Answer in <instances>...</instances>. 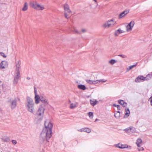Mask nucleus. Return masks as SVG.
Wrapping results in <instances>:
<instances>
[{
    "label": "nucleus",
    "mask_w": 152,
    "mask_h": 152,
    "mask_svg": "<svg viewBox=\"0 0 152 152\" xmlns=\"http://www.w3.org/2000/svg\"><path fill=\"white\" fill-rule=\"evenodd\" d=\"M132 130H133L134 131L135 130L134 128L132 127H130L124 129V131L128 133L129 134H131V132Z\"/></svg>",
    "instance_id": "nucleus-14"
},
{
    "label": "nucleus",
    "mask_w": 152,
    "mask_h": 152,
    "mask_svg": "<svg viewBox=\"0 0 152 152\" xmlns=\"http://www.w3.org/2000/svg\"><path fill=\"white\" fill-rule=\"evenodd\" d=\"M118 102L123 107H125L127 105L126 103L123 100H118Z\"/></svg>",
    "instance_id": "nucleus-18"
},
{
    "label": "nucleus",
    "mask_w": 152,
    "mask_h": 152,
    "mask_svg": "<svg viewBox=\"0 0 152 152\" xmlns=\"http://www.w3.org/2000/svg\"><path fill=\"white\" fill-rule=\"evenodd\" d=\"M98 101L96 100H90V104L92 105L93 106H94V105H96L97 104V103H98Z\"/></svg>",
    "instance_id": "nucleus-21"
},
{
    "label": "nucleus",
    "mask_w": 152,
    "mask_h": 152,
    "mask_svg": "<svg viewBox=\"0 0 152 152\" xmlns=\"http://www.w3.org/2000/svg\"><path fill=\"white\" fill-rule=\"evenodd\" d=\"M95 2H97V1H96V0H93Z\"/></svg>",
    "instance_id": "nucleus-47"
},
{
    "label": "nucleus",
    "mask_w": 152,
    "mask_h": 152,
    "mask_svg": "<svg viewBox=\"0 0 152 152\" xmlns=\"http://www.w3.org/2000/svg\"><path fill=\"white\" fill-rule=\"evenodd\" d=\"M142 80V76H138L136 78L135 80V82L137 83L141 82Z\"/></svg>",
    "instance_id": "nucleus-20"
},
{
    "label": "nucleus",
    "mask_w": 152,
    "mask_h": 152,
    "mask_svg": "<svg viewBox=\"0 0 152 152\" xmlns=\"http://www.w3.org/2000/svg\"><path fill=\"white\" fill-rule=\"evenodd\" d=\"M125 110H126V111H127V112H130L129 109L128 108L126 107L125 108Z\"/></svg>",
    "instance_id": "nucleus-40"
},
{
    "label": "nucleus",
    "mask_w": 152,
    "mask_h": 152,
    "mask_svg": "<svg viewBox=\"0 0 152 152\" xmlns=\"http://www.w3.org/2000/svg\"><path fill=\"white\" fill-rule=\"evenodd\" d=\"M118 56L123 58H126L127 57L126 56L124 55H119Z\"/></svg>",
    "instance_id": "nucleus-36"
},
{
    "label": "nucleus",
    "mask_w": 152,
    "mask_h": 152,
    "mask_svg": "<svg viewBox=\"0 0 152 152\" xmlns=\"http://www.w3.org/2000/svg\"><path fill=\"white\" fill-rule=\"evenodd\" d=\"M84 132H87L88 133H89L91 132V130L88 128H84L83 129Z\"/></svg>",
    "instance_id": "nucleus-28"
},
{
    "label": "nucleus",
    "mask_w": 152,
    "mask_h": 152,
    "mask_svg": "<svg viewBox=\"0 0 152 152\" xmlns=\"http://www.w3.org/2000/svg\"><path fill=\"white\" fill-rule=\"evenodd\" d=\"M8 63L7 61H3L1 63V68L2 69H4L7 67Z\"/></svg>",
    "instance_id": "nucleus-13"
},
{
    "label": "nucleus",
    "mask_w": 152,
    "mask_h": 152,
    "mask_svg": "<svg viewBox=\"0 0 152 152\" xmlns=\"http://www.w3.org/2000/svg\"><path fill=\"white\" fill-rule=\"evenodd\" d=\"M16 69V72H20L19 69L20 67L21 62L20 61H18L15 62Z\"/></svg>",
    "instance_id": "nucleus-12"
},
{
    "label": "nucleus",
    "mask_w": 152,
    "mask_h": 152,
    "mask_svg": "<svg viewBox=\"0 0 152 152\" xmlns=\"http://www.w3.org/2000/svg\"><path fill=\"white\" fill-rule=\"evenodd\" d=\"M95 84L100 82H105L106 81V80H104V79H100L95 80Z\"/></svg>",
    "instance_id": "nucleus-26"
},
{
    "label": "nucleus",
    "mask_w": 152,
    "mask_h": 152,
    "mask_svg": "<svg viewBox=\"0 0 152 152\" xmlns=\"http://www.w3.org/2000/svg\"><path fill=\"white\" fill-rule=\"evenodd\" d=\"M1 140L2 141L4 142H8L10 140V138L7 137H4L2 138Z\"/></svg>",
    "instance_id": "nucleus-23"
},
{
    "label": "nucleus",
    "mask_w": 152,
    "mask_h": 152,
    "mask_svg": "<svg viewBox=\"0 0 152 152\" xmlns=\"http://www.w3.org/2000/svg\"><path fill=\"white\" fill-rule=\"evenodd\" d=\"M34 99L35 100V103L36 104H38L40 101L41 96L40 97L39 95H36L35 96Z\"/></svg>",
    "instance_id": "nucleus-16"
},
{
    "label": "nucleus",
    "mask_w": 152,
    "mask_h": 152,
    "mask_svg": "<svg viewBox=\"0 0 152 152\" xmlns=\"http://www.w3.org/2000/svg\"><path fill=\"white\" fill-rule=\"evenodd\" d=\"M116 22L113 19L108 20L107 23H105L103 25V27L105 28H108L111 26H113L115 24H116Z\"/></svg>",
    "instance_id": "nucleus-6"
},
{
    "label": "nucleus",
    "mask_w": 152,
    "mask_h": 152,
    "mask_svg": "<svg viewBox=\"0 0 152 152\" xmlns=\"http://www.w3.org/2000/svg\"><path fill=\"white\" fill-rule=\"evenodd\" d=\"M34 93L35 94V96L36 95H38L37 94V89L35 87H34Z\"/></svg>",
    "instance_id": "nucleus-35"
},
{
    "label": "nucleus",
    "mask_w": 152,
    "mask_h": 152,
    "mask_svg": "<svg viewBox=\"0 0 152 152\" xmlns=\"http://www.w3.org/2000/svg\"><path fill=\"white\" fill-rule=\"evenodd\" d=\"M142 142V140L140 139H138L136 141V144L137 147L139 148L140 147V144H141Z\"/></svg>",
    "instance_id": "nucleus-22"
},
{
    "label": "nucleus",
    "mask_w": 152,
    "mask_h": 152,
    "mask_svg": "<svg viewBox=\"0 0 152 152\" xmlns=\"http://www.w3.org/2000/svg\"><path fill=\"white\" fill-rule=\"evenodd\" d=\"M151 105H152V99H151Z\"/></svg>",
    "instance_id": "nucleus-46"
},
{
    "label": "nucleus",
    "mask_w": 152,
    "mask_h": 152,
    "mask_svg": "<svg viewBox=\"0 0 152 152\" xmlns=\"http://www.w3.org/2000/svg\"><path fill=\"white\" fill-rule=\"evenodd\" d=\"M88 115L90 118H92L93 116V113L92 112H90L88 113Z\"/></svg>",
    "instance_id": "nucleus-33"
},
{
    "label": "nucleus",
    "mask_w": 152,
    "mask_h": 152,
    "mask_svg": "<svg viewBox=\"0 0 152 152\" xmlns=\"http://www.w3.org/2000/svg\"><path fill=\"white\" fill-rule=\"evenodd\" d=\"M20 76V72H16L15 75L14 77V79L13 80V83L15 84H16L18 81L19 78Z\"/></svg>",
    "instance_id": "nucleus-9"
},
{
    "label": "nucleus",
    "mask_w": 152,
    "mask_h": 152,
    "mask_svg": "<svg viewBox=\"0 0 152 152\" xmlns=\"http://www.w3.org/2000/svg\"><path fill=\"white\" fill-rule=\"evenodd\" d=\"M73 31H74V33L77 34H80L82 32L85 33L86 31V30L85 29H82L81 30V31L80 32L79 31L77 30L75 28H73Z\"/></svg>",
    "instance_id": "nucleus-15"
},
{
    "label": "nucleus",
    "mask_w": 152,
    "mask_h": 152,
    "mask_svg": "<svg viewBox=\"0 0 152 152\" xmlns=\"http://www.w3.org/2000/svg\"><path fill=\"white\" fill-rule=\"evenodd\" d=\"M27 79L28 80H30V77H27Z\"/></svg>",
    "instance_id": "nucleus-44"
},
{
    "label": "nucleus",
    "mask_w": 152,
    "mask_h": 152,
    "mask_svg": "<svg viewBox=\"0 0 152 152\" xmlns=\"http://www.w3.org/2000/svg\"><path fill=\"white\" fill-rule=\"evenodd\" d=\"M97 120H98L97 119H96L95 120V121H97Z\"/></svg>",
    "instance_id": "nucleus-48"
},
{
    "label": "nucleus",
    "mask_w": 152,
    "mask_h": 152,
    "mask_svg": "<svg viewBox=\"0 0 152 152\" xmlns=\"http://www.w3.org/2000/svg\"><path fill=\"white\" fill-rule=\"evenodd\" d=\"M136 66V64L134 65H133L130 66L128 67L127 69L128 71H129L130 70L132 69V68L135 67Z\"/></svg>",
    "instance_id": "nucleus-31"
},
{
    "label": "nucleus",
    "mask_w": 152,
    "mask_h": 152,
    "mask_svg": "<svg viewBox=\"0 0 152 152\" xmlns=\"http://www.w3.org/2000/svg\"><path fill=\"white\" fill-rule=\"evenodd\" d=\"M84 129V128H83V129H80L79 130V131H80V132H82L83 131L84 132V130H83Z\"/></svg>",
    "instance_id": "nucleus-42"
},
{
    "label": "nucleus",
    "mask_w": 152,
    "mask_h": 152,
    "mask_svg": "<svg viewBox=\"0 0 152 152\" xmlns=\"http://www.w3.org/2000/svg\"><path fill=\"white\" fill-rule=\"evenodd\" d=\"M27 103L26 104V107L27 110L30 113H34L35 110L34 109V104L32 99L30 97L26 98Z\"/></svg>",
    "instance_id": "nucleus-3"
},
{
    "label": "nucleus",
    "mask_w": 152,
    "mask_h": 152,
    "mask_svg": "<svg viewBox=\"0 0 152 152\" xmlns=\"http://www.w3.org/2000/svg\"><path fill=\"white\" fill-rule=\"evenodd\" d=\"M86 82L89 84H95V80L93 81L91 80H86Z\"/></svg>",
    "instance_id": "nucleus-27"
},
{
    "label": "nucleus",
    "mask_w": 152,
    "mask_h": 152,
    "mask_svg": "<svg viewBox=\"0 0 152 152\" xmlns=\"http://www.w3.org/2000/svg\"><path fill=\"white\" fill-rule=\"evenodd\" d=\"M124 31L121 30V29H119L115 31V35L116 36H118V34H120L123 33Z\"/></svg>",
    "instance_id": "nucleus-17"
},
{
    "label": "nucleus",
    "mask_w": 152,
    "mask_h": 152,
    "mask_svg": "<svg viewBox=\"0 0 152 152\" xmlns=\"http://www.w3.org/2000/svg\"><path fill=\"white\" fill-rule=\"evenodd\" d=\"M40 101L42 102V104L40 105L35 115V120L38 122L42 121L45 110V107L48 104V100L45 96H41Z\"/></svg>",
    "instance_id": "nucleus-2"
},
{
    "label": "nucleus",
    "mask_w": 152,
    "mask_h": 152,
    "mask_svg": "<svg viewBox=\"0 0 152 152\" xmlns=\"http://www.w3.org/2000/svg\"><path fill=\"white\" fill-rule=\"evenodd\" d=\"M117 148H121L123 149L126 148H129V149H131V147L130 146L128 147V145L126 144H122L120 143H118L117 144H116L114 145Z\"/></svg>",
    "instance_id": "nucleus-8"
},
{
    "label": "nucleus",
    "mask_w": 152,
    "mask_h": 152,
    "mask_svg": "<svg viewBox=\"0 0 152 152\" xmlns=\"http://www.w3.org/2000/svg\"><path fill=\"white\" fill-rule=\"evenodd\" d=\"M78 88L82 90H85L86 88L85 86L83 85H78Z\"/></svg>",
    "instance_id": "nucleus-24"
},
{
    "label": "nucleus",
    "mask_w": 152,
    "mask_h": 152,
    "mask_svg": "<svg viewBox=\"0 0 152 152\" xmlns=\"http://www.w3.org/2000/svg\"><path fill=\"white\" fill-rule=\"evenodd\" d=\"M126 113L125 114V115L124 116H126V117H127L129 115L130 112H127V111H126Z\"/></svg>",
    "instance_id": "nucleus-38"
},
{
    "label": "nucleus",
    "mask_w": 152,
    "mask_h": 152,
    "mask_svg": "<svg viewBox=\"0 0 152 152\" xmlns=\"http://www.w3.org/2000/svg\"><path fill=\"white\" fill-rule=\"evenodd\" d=\"M12 142L13 144L15 145L17 143V141L16 140H12Z\"/></svg>",
    "instance_id": "nucleus-39"
},
{
    "label": "nucleus",
    "mask_w": 152,
    "mask_h": 152,
    "mask_svg": "<svg viewBox=\"0 0 152 152\" xmlns=\"http://www.w3.org/2000/svg\"><path fill=\"white\" fill-rule=\"evenodd\" d=\"M1 152H2L1 151Z\"/></svg>",
    "instance_id": "nucleus-49"
},
{
    "label": "nucleus",
    "mask_w": 152,
    "mask_h": 152,
    "mask_svg": "<svg viewBox=\"0 0 152 152\" xmlns=\"http://www.w3.org/2000/svg\"><path fill=\"white\" fill-rule=\"evenodd\" d=\"M0 55L4 58H6V56L4 53L3 52H0Z\"/></svg>",
    "instance_id": "nucleus-37"
},
{
    "label": "nucleus",
    "mask_w": 152,
    "mask_h": 152,
    "mask_svg": "<svg viewBox=\"0 0 152 152\" xmlns=\"http://www.w3.org/2000/svg\"><path fill=\"white\" fill-rule=\"evenodd\" d=\"M116 113H119H119H120V111H117L116 112Z\"/></svg>",
    "instance_id": "nucleus-45"
},
{
    "label": "nucleus",
    "mask_w": 152,
    "mask_h": 152,
    "mask_svg": "<svg viewBox=\"0 0 152 152\" xmlns=\"http://www.w3.org/2000/svg\"><path fill=\"white\" fill-rule=\"evenodd\" d=\"M120 113H115L114 114V116L116 118H118L120 117Z\"/></svg>",
    "instance_id": "nucleus-34"
},
{
    "label": "nucleus",
    "mask_w": 152,
    "mask_h": 152,
    "mask_svg": "<svg viewBox=\"0 0 152 152\" xmlns=\"http://www.w3.org/2000/svg\"><path fill=\"white\" fill-rule=\"evenodd\" d=\"M31 7L38 10H42L45 9L43 5H40L36 1H34L31 3Z\"/></svg>",
    "instance_id": "nucleus-5"
},
{
    "label": "nucleus",
    "mask_w": 152,
    "mask_h": 152,
    "mask_svg": "<svg viewBox=\"0 0 152 152\" xmlns=\"http://www.w3.org/2000/svg\"><path fill=\"white\" fill-rule=\"evenodd\" d=\"M28 8V4L26 2L24 3V6L22 8V10L23 11H26Z\"/></svg>",
    "instance_id": "nucleus-25"
},
{
    "label": "nucleus",
    "mask_w": 152,
    "mask_h": 152,
    "mask_svg": "<svg viewBox=\"0 0 152 152\" xmlns=\"http://www.w3.org/2000/svg\"><path fill=\"white\" fill-rule=\"evenodd\" d=\"M134 24V21H132L127 25L126 27L127 31H129L132 30V28Z\"/></svg>",
    "instance_id": "nucleus-10"
},
{
    "label": "nucleus",
    "mask_w": 152,
    "mask_h": 152,
    "mask_svg": "<svg viewBox=\"0 0 152 152\" xmlns=\"http://www.w3.org/2000/svg\"><path fill=\"white\" fill-rule=\"evenodd\" d=\"M117 61L114 59H112L109 61V63L113 65L116 63Z\"/></svg>",
    "instance_id": "nucleus-29"
},
{
    "label": "nucleus",
    "mask_w": 152,
    "mask_h": 152,
    "mask_svg": "<svg viewBox=\"0 0 152 152\" xmlns=\"http://www.w3.org/2000/svg\"><path fill=\"white\" fill-rule=\"evenodd\" d=\"M151 74H148L147 75L146 77H143V80H150L151 78Z\"/></svg>",
    "instance_id": "nucleus-19"
},
{
    "label": "nucleus",
    "mask_w": 152,
    "mask_h": 152,
    "mask_svg": "<svg viewBox=\"0 0 152 152\" xmlns=\"http://www.w3.org/2000/svg\"><path fill=\"white\" fill-rule=\"evenodd\" d=\"M135 131H134H134H133V130H132V131H131V134L132 133H133V132H135Z\"/></svg>",
    "instance_id": "nucleus-43"
},
{
    "label": "nucleus",
    "mask_w": 152,
    "mask_h": 152,
    "mask_svg": "<svg viewBox=\"0 0 152 152\" xmlns=\"http://www.w3.org/2000/svg\"><path fill=\"white\" fill-rule=\"evenodd\" d=\"M18 100H19L20 99L19 98L15 99L14 100H11L10 99L8 101V102L10 103V106L12 109H13L16 107Z\"/></svg>",
    "instance_id": "nucleus-7"
},
{
    "label": "nucleus",
    "mask_w": 152,
    "mask_h": 152,
    "mask_svg": "<svg viewBox=\"0 0 152 152\" xmlns=\"http://www.w3.org/2000/svg\"><path fill=\"white\" fill-rule=\"evenodd\" d=\"M138 150L139 151H141L142 150V147H141L140 148H138Z\"/></svg>",
    "instance_id": "nucleus-41"
},
{
    "label": "nucleus",
    "mask_w": 152,
    "mask_h": 152,
    "mask_svg": "<svg viewBox=\"0 0 152 152\" xmlns=\"http://www.w3.org/2000/svg\"><path fill=\"white\" fill-rule=\"evenodd\" d=\"M45 128L43 129L39 137V142L41 144L48 142L52 136V124L49 121H45Z\"/></svg>",
    "instance_id": "nucleus-1"
},
{
    "label": "nucleus",
    "mask_w": 152,
    "mask_h": 152,
    "mask_svg": "<svg viewBox=\"0 0 152 152\" xmlns=\"http://www.w3.org/2000/svg\"><path fill=\"white\" fill-rule=\"evenodd\" d=\"M113 106L117 107V109L118 110H120L121 109V107L118 105L116 104H114Z\"/></svg>",
    "instance_id": "nucleus-32"
},
{
    "label": "nucleus",
    "mask_w": 152,
    "mask_h": 152,
    "mask_svg": "<svg viewBox=\"0 0 152 152\" xmlns=\"http://www.w3.org/2000/svg\"><path fill=\"white\" fill-rule=\"evenodd\" d=\"M64 8L65 11V17L66 18L68 19L71 15V11L69 9V6L67 4L64 5Z\"/></svg>",
    "instance_id": "nucleus-4"
},
{
    "label": "nucleus",
    "mask_w": 152,
    "mask_h": 152,
    "mask_svg": "<svg viewBox=\"0 0 152 152\" xmlns=\"http://www.w3.org/2000/svg\"><path fill=\"white\" fill-rule=\"evenodd\" d=\"M129 12V10H125L124 11L118 15V18L121 19L123 17L126 15Z\"/></svg>",
    "instance_id": "nucleus-11"
},
{
    "label": "nucleus",
    "mask_w": 152,
    "mask_h": 152,
    "mask_svg": "<svg viewBox=\"0 0 152 152\" xmlns=\"http://www.w3.org/2000/svg\"><path fill=\"white\" fill-rule=\"evenodd\" d=\"M76 107H77V106L75 104L72 103L70 104V108L71 109H73Z\"/></svg>",
    "instance_id": "nucleus-30"
}]
</instances>
